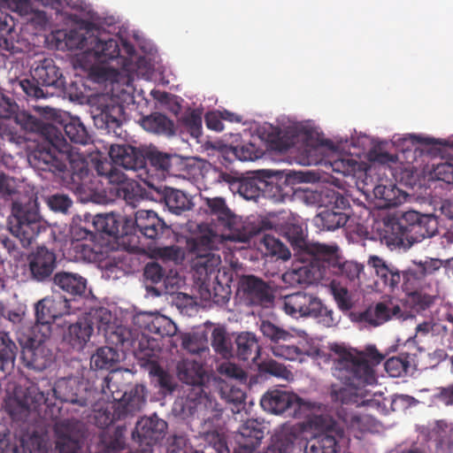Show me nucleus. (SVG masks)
<instances>
[{"label": "nucleus", "mask_w": 453, "mask_h": 453, "mask_svg": "<svg viewBox=\"0 0 453 453\" xmlns=\"http://www.w3.org/2000/svg\"><path fill=\"white\" fill-rule=\"evenodd\" d=\"M25 132L40 133L46 143L40 145L28 157L30 165L39 171H58L66 187L81 191L88 182L87 162L79 155L71 154L72 146L62 130L46 124L27 111L15 112V116L4 123L0 134L2 141L21 144L26 141Z\"/></svg>", "instance_id": "1"}, {"label": "nucleus", "mask_w": 453, "mask_h": 453, "mask_svg": "<svg viewBox=\"0 0 453 453\" xmlns=\"http://www.w3.org/2000/svg\"><path fill=\"white\" fill-rule=\"evenodd\" d=\"M339 357L334 361L333 375L342 382L332 384L330 398L334 403L342 405L364 403L360 389L376 382L374 367L385 359L374 345H367L363 350H355V354L335 345L332 348Z\"/></svg>", "instance_id": "2"}, {"label": "nucleus", "mask_w": 453, "mask_h": 453, "mask_svg": "<svg viewBox=\"0 0 453 453\" xmlns=\"http://www.w3.org/2000/svg\"><path fill=\"white\" fill-rule=\"evenodd\" d=\"M219 242V236L210 231L188 242V247L192 255L193 276L201 288L206 290L208 296L205 298L218 305H224L230 299L231 288L228 284L219 282L216 275L221 258L213 250L218 249Z\"/></svg>", "instance_id": "3"}, {"label": "nucleus", "mask_w": 453, "mask_h": 453, "mask_svg": "<svg viewBox=\"0 0 453 453\" xmlns=\"http://www.w3.org/2000/svg\"><path fill=\"white\" fill-rule=\"evenodd\" d=\"M123 352L132 353L144 367L162 391L172 393L176 382L174 378L158 364L160 347L154 338L146 334H139L126 328H119L111 336Z\"/></svg>", "instance_id": "4"}, {"label": "nucleus", "mask_w": 453, "mask_h": 453, "mask_svg": "<svg viewBox=\"0 0 453 453\" xmlns=\"http://www.w3.org/2000/svg\"><path fill=\"white\" fill-rule=\"evenodd\" d=\"M109 156L111 162L97 160L95 171L100 181L112 185H122L126 182V174L113 164L126 170L135 172L136 176L146 184H150V170L146 165V150L129 144H111Z\"/></svg>", "instance_id": "5"}, {"label": "nucleus", "mask_w": 453, "mask_h": 453, "mask_svg": "<svg viewBox=\"0 0 453 453\" xmlns=\"http://www.w3.org/2000/svg\"><path fill=\"white\" fill-rule=\"evenodd\" d=\"M177 376L186 384L184 395L173 404V411L182 418L193 416L196 412L207 409L211 401L204 392L205 372L202 365L192 359H182L176 365Z\"/></svg>", "instance_id": "6"}, {"label": "nucleus", "mask_w": 453, "mask_h": 453, "mask_svg": "<svg viewBox=\"0 0 453 453\" xmlns=\"http://www.w3.org/2000/svg\"><path fill=\"white\" fill-rule=\"evenodd\" d=\"M338 420H329L324 432L306 441L305 453H338L339 443L349 436L359 438L362 420L356 412L342 406L337 410Z\"/></svg>", "instance_id": "7"}, {"label": "nucleus", "mask_w": 453, "mask_h": 453, "mask_svg": "<svg viewBox=\"0 0 453 453\" xmlns=\"http://www.w3.org/2000/svg\"><path fill=\"white\" fill-rule=\"evenodd\" d=\"M107 388L111 393L113 412L108 409L100 408L94 410L91 415L92 422L99 428L108 427L115 419H124L128 416H134L142 411L146 404L145 387L136 384L129 390L124 392L117 388L111 379H107Z\"/></svg>", "instance_id": "8"}, {"label": "nucleus", "mask_w": 453, "mask_h": 453, "mask_svg": "<svg viewBox=\"0 0 453 453\" xmlns=\"http://www.w3.org/2000/svg\"><path fill=\"white\" fill-rule=\"evenodd\" d=\"M305 198L311 203H326L325 208L313 219L319 230L334 231L346 225L349 216L344 211L349 208V203L348 198L339 192L332 189H326L322 193L307 192Z\"/></svg>", "instance_id": "9"}, {"label": "nucleus", "mask_w": 453, "mask_h": 453, "mask_svg": "<svg viewBox=\"0 0 453 453\" xmlns=\"http://www.w3.org/2000/svg\"><path fill=\"white\" fill-rule=\"evenodd\" d=\"M8 229L23 248L29 247L43 232L46 223L39 214L36 198L19 208H15L8 217Z\"/></svg>", "instance_id": "10"}, {"label": "nucleus", "mask_w": 453, "mask_h": 453, "mask_svg": "<svg viewBox=\"0 0 453 453\" xmlns=\"http://www.w3.org/2000/svg\"><path fill=\"white\" fill-rule=\"evenodd\" d=\"M282 310L294 318H313L326 326L334 324V312L312 294L298 291L287 295L282 300Z\"/></svg>", "instance_id": "11"}, {"label": "nucleus", "mask_w": 453, "mask_h": 453, "mask_svg": "<svg viewBox=\"0 0 453 453\" xmlns=\"http://www.w3.org/2000/svg\"><path fill=\"white\" fill-rule=\"evenodd\" d=\"M93 46L88 50L96 64H111L116 62L117 65L95 67L97 74L105 80L118 74L119 69L128 71L131 60L128 58L120 56V50L118 41L113 38L103 40L98 37L93 39Z\"/></svg>", "instance_id": "12"}, {"label": "nucleus", "mask_w": 453, "mask_h": 453, "mask_svg": "<svg viewBox=\"0 0 453 453\" xmlns=\"http://www.w3.org/2000/svg\"><path fill=\"white\" fill-rule=\"evenodd\" d=\"M90 113L95 126L114 136L121 135L124 107L113 97L100 95L91 99Z\"/></svg>", "instance_id": "13"}, {"label": "nucleus", "mask_w": 453, "mask_h": 453, "mask_svg": "<svg viewBox=\"0 0 453 453\" xmlns=\"http://www.w3.org/2000/svg\"><path fill=\"white\" fill-rule=\"evenodd\" d=\"M260 404L267 412L300 418L306 403L297 395L282 390H272L261 398Z\"/></svg>", "instance_id": "14"}, {"label": "nucleus", "mask_w": 453, "mask_h": 453, "mask_svg": "<svg viewBox=\"0 0 453 453\" xmlns=\"http://www.w3.org/2000/svg\"><path fill=\"white\" fill-rule=\"evenodd\" d=\"M238 291L249 305L268 308L274 301L271 286L261 278L252 274L242 275L240 278Z\"/></svg>", "instance_id": "15"}, {"label": "nucleus", "mask_w": 453, "mask_h": 453, "mask_svg": "<svg viewBox=\"0 0 453 453\" xmlns=\"http://www.w3.org/2000/svg\"><path fill=\"white\" fill-rule=\"evenodd\" d=\"M54 396L61 402L78 407H86L90 403L91 391L88 389L82 379L68 376L58 379L50 388Z\"/></svg>", "instance_id": "16"}, {"label": "nucleus", "mask_w": 453, "mask_h": 453, "mask_svg": "<svg viewBox=\"0 0 453 453\" xmlns=\"http://www.w3.org/2000/svg\"><path fill=\"white\" fill-rule=\"evenodd\" d=\"M69 301L61 295L46 296L35 305L36 326H42L46 332L43 336L47 337L50 333V325L58 318L73 313Z\"/></svg>", "instance_id": "17"}, {"label": "nucleus", "mask_w": 453, "mask_h": 453, "mask_svg": "<svg viewBox=\"0 0 453 453\" xmlns=\"http://www.w3.org/2000/svg\"><path fill=\"white\" fill-rule=\"evenodd\" d=\"M402 218L406 226L409 245L430 238L438 231V220L433 214H421L416 211H409L404 212Z\"/></svg>", "instance_id": "18"}, {"label": "nucleus", "mask_w": 453, "mask_h": 453, "mask_svg": "<svg viewBox=\"0 0 453 453\" xmlns=\"http://www.w3.org/2000/svg\"><path fill=\"white\" fill-rule=\"evenodd\" d=\"M49 392L42 391L32 383L23 390H17L14 398L6 403L9 413L13 416L27 411L39 412L42 405L49 406Z\"/></svg>", "instance_id": "19"}, {"label": "nucleus", "mask_w": 453, "mask_h": 453, "mask_svg": "<svg viewBox=\"0 0 453 453\" xmlns=\"http://www.w3.org/2000/svg\"><path fill=\"white\" fill-rule=\"evenodd\" d=\"M200 211L211 218L216 224L229 231L237 230V217L228 208L223 197H201Z\"/></svg>", "instance_id": "20"}, {"label": "nucleus", "mask_w": 453, "mask_h": 453, "mask_svg": "<svg viewBox=\"0 0 453 453\" xmlns=\"http://www.w3.org/2000/svg\"><path fill=\"white\" fill-rule=\"evenodd\" d=\"M167 426L157 415L143 417L136 422L132 436L141 445L152 446L164 439Z\"/></svg>", "instance_id": "21"}, {"label": "nucleus", "mask_w": 453, "mask_h": 453, "mask_svg": "<svg viewBox=\"0 0 453 453\" xmlns=\"http://www.w3.org/2000/svg\"><path fill=\"white\" fill-rule=\"evenodd\" d=\"M367 264L374 270L378 286L392 293L400 289L402 271L395 265L376 255L370 256Z\"/></svg>", "instance_id": "22"}, {"label": "nucleus", "mask_w": 453, "mask_h": 453, "mask_svg": "<svg viewBox=\"0 0 453 453\" xmlns=\"http://www.w3.org/2000/svg\"><path fill=\"white\" fill-rule=\"evenodd\" d=\"M265 437V426L257 419H249L234 434L237 448L234 453H254Z\"/></svg>", "instance_id": "23"}, {"label": "nucleus", "mask_w": 453, "mask_h": 453, "mask_svg": "<svg viewBox=\"0 0 453 453\" xmlns=\"http://www.w3.org/2000/svg\"><path fill=\"white\" fill-rule=\"evenodd\" d=\"M219 177L229 184L234 193H238L246 200L256 201L264 195L266 181L256 177H234L227 173H221Z\"/></svg>", "instance_id": "24"}, {"label": "nucleus", "mask_w": 453, "mask_h": 453, "mask_svg": "<svg viewBox=\"0 0 453 453\" xmlns=\"http://www.w3.org/2000/svg\"><path fill=\"white\" fill-rule=\"evenodd\" d=\"M35 199L20 192L15 178L0 174V206L10 208L12 212L15 208L22 207Z\"/></svg>", "instance_id": "25"}, {"label": "nucleus", "mask_w": 453, "mask_h": 453, "mask_svg": "<svg viewBox=\"0 0 453 453\" xmlns=\"http://www.w3.org/2000/svg\"><path fill=\"white\" fill-rule=\"evenodd\" d=\"M75 430L76 423L73 419L66 418L56 422L54 433L58 453H80L81 446Z\"/></svg>", "instance_id": "26"}, {"label": "nucleus", "mask_w": 453, "mask_h": 453, "mask_svg": "<svg viewBox=\"0 0 453 453\" xmlns=\"http://www.w3.org/2000/svg\"><path fill=\"white\" fill-rule=\"evenodd\" d=\"M134 224L144 237L150 240L159 239L170 227L153 211L140 210L134 216Z\"/></svg>", "instance_id": "27"}, {"label": "nucleus", "mask_w": 453, "mask_h": 453, "mask_svg": "<svg viewBox=\"0 0 453 453\" xmlns=\"http://www.w3.org/2000/svg\"><path fill=\"white\" fill-rule=\"evenodd\" d=\"M31 75L42 86L63 88L65 84V77L60 69L56 65L54 60L50 58H44L38 61L36 65L32 68Z\"/></svg>", "instance_id": "28"}, {"label": "nucleus", "mask_w": 453, "mask_h": 453, "mask_svg": "<svg viewBox=\"0 0 453 453\" xmlns=\"http://www.w3.org/2000/svg\"><path fill=\"white\" fill-rule=\"evenodd\" d=\"M56 254L45 247H39L29 259V270L32 279L44 281L51 277L56 267Z\"/></svg>", "instance_id": "29"}, {"label": "nucleus", "mask_w": 453, "mask_h": 453, "mask_svg": "<svg viewBox=\"0 0 453 453\" xmlns=\"http://www.w3.org/2000/svg\"><path fill=\"white\" fill-rule=\"evenodd\" d=\"M180 163V158L176 155H169L157 150H146V165L150 170V184L154 174L165 176L166 173L176 175L177 165Z\"/></svg>", "instance_id": "30"}, {"label": "nucleus", "mask_w": 453, "mask_h": 453, "mask_svg": "<svg viewBox=\"0 0 453 453\" xmlns=\"http://www.w3.org/2000/svg\"><path fill=\"white\" fill-rule=\"evenodd\" d=\"M135 324L149 334L159 337L175 334L177 327L167 317L152 313H141L134 318Z\"/></svg>", "instance_id": "31"}, {"label": "nucleus", "mask_w": 453, "mask_h": 453, "mask_svg": "<svg viewBox=\"0 0 453 453\" xmlns=\"http://www.w3.org/2000/svg\"><path fill=\"white\" fill-rule=\"evenodd\" d=\"M300 431L294 426L284 425L272 437L264 453H293L300 439Z\"/></svg>", "instance_id": "32"}, {"label": "nucleus", "mask_w": 453, "mask_h": 453, "mask_svg": "<svg viewBox=\"0 0 453 453\" xmlns=\"http://www.w3.org/2000/svg\"><path fill=\"white\" fill-rule=\"evenodd\" d=\"M21 358L26 367L35 371H43L53 362L51 351L41 341L36 345L23 347Z\"/></svg>", "instance_id": "33"}, {"label": "nucleus", "mask_w": 453, "mask_h": 453, "mask_svg": "<svg viewBox=\"0 0 453 453\" xmlns=\"http://www.w3.org/2000/svg\"><path fill=\"white\" fill-rule=\"evenodd\" d=\"M143 277L145 288L149 293L155 296L166 293V271L158 263H148L144 267Z\"/></svg>", "instance_id": "34"}, {"label": "nucleus", "mask_w": 453, "mask_h": 453, "mask_svg": "<svg viewBox=\"0 0 453 453\" xmlns=\"http://www.w3.org/2000/svg\"><path fill=\"white\" fill-rule=\"evenodd\" d=\"M53 284L60 290L73 296H81L87 288V280L79 273L60 271L53 276Z\"/></svg>", "instance_id": "35"}, {"label": "nucleus", "mask_w": 453, "mask_h": 453, "mask_svg": "<svg viewBox=\"0 0 453 453\" xmlns=\"http://www.w3.org/2000/svg\"><path fill=\"white\" fill-rule=\"evenodd\" d=\"M93 323L87 319H81L68 327L64 341L73 349L82 350L89 341L93 333Z\"/></svg>", "instance_id": "36"}, {"label": "nucleus", "mask_w": 453, "mask_h": 453, "mask_svg": "<svg viewBox=\"0 0 453 453\" xmlns=\"http://www.w3.org/2000/svg\"><path fill=\"white\" fill-rule=\"evenodd\" d=\"M236 355L243 361L257 364L260 357V345L255 334L242 332L235 338Z\"/></svg>", "instance_id": "37"}, {"label": "nucleus", "mask_w": 453, "mask_h": 453, "mask_svg": "<svg viewBox=\"0 0 453 453\" xmlns=\"http://www.w3.org/2000/svg\"><path fill=\"white\" fill-rule=\"evenodd\" d=\"M400 307L395 305L390 309L384 303H377L374 306H369L365 311L358 314L360 322L378 326L389 320L393 315L400 312Z\"/></svg>", "instance_id": "38"}, {"label": "nucleus", "mask_w": 453, "mask_h": 453, "mask_svg": "<svg viewBox=\"0 0 453 453\" xmlns=\"http://www.w3.org/2000/svg\"><path fill=\"white\" fill-rule=\"evenodd\" d=\"M428 441L434 443L435 453H453V434L446 422L438 420L428 433Z\"/></svg>", "instance_id": "39"}, {"label": "nucleus", "mask_w": 453, "mask_h": 453, "mask_svg": "<svg viewBox=\"0 0 453 453\" xmlns=\"http://www.w3.org/2000/svg\"><path fill=\"white\" fill-rule=\"evenodd\" d=\"M142 127L151 133L172 135L174 134L173 120L160 112H154L142 119Z\"/></svg>", "instance_id": "40"}, {"label": "nucleus", "mask_w": 453, "mask_h": 453, "mask_svg": "<svg viewBox=\"0 0 453 453\" xmlns=\"http://www.w3.org/2000/svg\"><path fill=\"white\" fill-rule=\"evenodd\" d=\"M17 353L18 347L9 334L0 331V372L5 373L14 367Z\"/></svg>", "instance_id": "41"}, {"label": "nucleus", "mask_w": 453, "mask_h": 453, "mask_svg": "<svg viewBox=\"0 0 453 453\" xmlns=\"http://www.w3.org/2000/svg\"><path fill=\"white\" fill-rule=\"evenodd\" d=\"M164 201L168 210L176 215H180L182 212L190 210L193 206L191 198L184 192L172 188L165 189Z\"/></svg>", "instance_id": "42"}, {"label": "nucleus", "mask_w": 453, "mask_h": 453, "mask_svg": "<svg viewBox=\"0 0 453 453\" xmlns=\"http://www.w3.org/2000/svg\"><path fill=\"white\" fill-rule=\"evenodd\" d=\"M283 277L292 284H311L321 277V273L311 264H303L287 272Z\"/></svg>", "instance_id": "43"}, {"label": "nucleus", "mask_w": 453, "mask_h": 453, "mask_svg": "<svg viewBox=\"0 0 453 453\" xmlns=\"http://www.w3.org/2000/svg\"><path fill=\"white\" fill-rule=\"evenodd\" d=\"M119 360L118 351L111 347H101L90 357V366L95 370H113Z\"/></svg>", "instance_id": "44"}, {"label": "nucleus", "mask_w": 453, "mask_h": 453, "mask_svg": "<svg viewBox=\"0 0 453 453\" xmlns=\"http://www.w3.org/2000/svg\"><path fill=\"white\" fill-rule=\"evenodd\" d=\"M63 130L72 142L86 145L91 141L86 127L77 117L71 118L64 125Z\"/></svg>", "instance_id": "45"}, {"label": "nucleus", "mask_w": 453, "mask_h": 453, "mask_svg": "<svg viewBox=\"0 0 453 453\" xmlns=\"http://www.w3.org/2000/svg\"><path fill=\"white\" fill-rule=\"evenodd\" d=\"M406 226L403 218L386 226L383 240L388 246L400 247L408 243Z\"/></svg>", "instance_id": "46"}, {"label": "nucleus", "mask_w": 453, "mask_h": 453, "mask_svg": "<svg viewBox=\"0 0 453 453\" xmlns=\"http://www.w3.org/2000/svg\"><path fill=\"white\" fill-rule=\"evenodd\" d=\"M260 331L273 345L280 344V342H290L296 339L293 334L269 320H263L261 322Z\"/></svg>", "instance_id": "47"}, {"label": "nucleus", "mask_w": 453, "mask_h": 453, "mask_svg": "<svg viewBox=\"0 0 453 453\" xmlns=\"http://www.w3.org/2000/svg\"><path fill=\"white\" fill-rule=\"evenodd\" d=\"M384 367L389 376L399 378L408 374L411 369V357L408 353H401L397 357L388 358Z\"/></svg>", "instance_id": "48"}, {"label": "nucleus", "mask_w": 453, "mask_h": 453, "mask_svg": "<svg viewBox=\"0 0 453 453\" xmlns=\"http://www.w3.org/2000/svg\"><path fill=\"white\" fill-rule=\"evenodd\" d=\"M425 284L423 273L418 270L417 265L413 268H408L402 271L400 278V288L409 295L416 290L421 289Z\"/></svg>", "instance_id": "49"}, {"label": "nucleus", "mask_w": 453, "mask_h": 453, "mask_svg": "<svg viewBox=\"0 0 453 453\" xmlns=\"http://www.w3.org/2000/svg\"><path fill=\"white\" fill-rule=\"evenodd\" d=\"M126 426H117L112 433L104 432L101 435V441L108 453L118 452L126 447Z\"/></svg>", "instance_id": "50"}, {"label": "nucleus", "mask_w": 453, "mask_h": 453, "mask_svg": "<svg viewBox=\"0 0 453 453\" xmlns=\"http://www.w3.org/2000/svg\"><path fill=\"white\" fill-rule=\"evenodd\" d=\"M329 270L335 275L355 280L363 273L364 265L354 261H343L340 257L337 260L333 261L332 267Z\"/></svg>", "instance_id": "51"}, {"label": "nucleus", "mask_w": 453, "mask_h": 453, "mask_svg": "<svg viewBox=\"0 0 453 453\" xmlns=\"http://www.w3.org/2000/svg\"><path fill=\"white\" fill-rule=\"evenodd\" d=\"M94 224L97 230L119 240L120 216L114 213L96 216Z\"/></svg>", "instance_id": "52"}, {"label": "nucleus", "mask_w": 453, "mask_h": 453, "mask_svg": "<svg viewBox=\"0 0 453 453\" xmlns=\"http://www.w3.org/2000/svg\"><path fill=\"white\" fill-rule=\"evenodd\" d=\"M260 243L265 248L266 255H269L273 257L288 260L291 256L288 248L273 235L267 234H264Z\"/></svg>", "instance_id": "53"}, {"label": "nucleus", "mask_w": 453, "mask_h": 453, "mask_svg": "<svg viewBox=\"0 0 453 453\" xmlns=\"http://www.w3.org/2000/svg\"><path fill=\"white\" fill-rule=\"evenodd\" d=\"M111 319H112V315H111V312L106 309V308H99L98 310L96 311L95 314H94V319L96 320V322L97 323V327H98V330L101 331H104V334H105V336L107 337L108 341L111 343V344H114L116 347L117 345L112 342L111 341V336L116 333L118 331V329L119 328H126V329H128L132 332H135L137 334H139L140 335L141 334H145V333H141L137 330H132L128 327H126V326H117L115 329H112L110 327V324L111 322ZM118 348H119L118 346Z\"/></svg>", "instance_id": "54"}, {"label": "nucleus", "mask_w": 453, "mask_h": 453, "mask_svg": "<svg viewBox=\"0 0 453 453\" xmlns=\"http://www.w3.org/2000/svg\"><path fill=\"white\" fill-rule=\"evenodd\" d=\"M211 347L223 357L232 355V342L226 331L223 327H216L211 333Z\"/></svg>", "instance_id": "55"}, {"label": "nucleus", "mask_w": 453, "mask_h": 453, "mask_svg": "<svg viewBox=\"0 0 453 453\" xmlns=\"http://www.w3.org/2000/svg\"><path fill=\"white\" fill-rule=\"evenodd\" d=\"M180 122L184 128L195 138H199L202 134V114L200 111L191 110L186 111L180 119Z\"/></svg>", "instance_id": "56"}, {"label": "nucleus", "mask_w": 453, "mask_h": 453, "mask_svg": "<svg viewBox=\"0 0 453 453\" xmlns=\"http://www.w3.org/2000/svg\"><path fill=\"white\" fill-rule=\"evenodd\" d=\"M8 6L21 16L34 14L38 19L37 23L43 25L46 23V13L42 11L34 12L31 0H6Z\"/></svg>", "instance_id": "57"}, {"label": "nucleus", "mask_w": 453, "mask_h": 453, "mask_svg": "<svg viewBox=\"0 0 453 453\" xmlns=\"http://www.w3.org/2000/svg\"><path fill=\"white\" fill-rule=\"evenodd\" d=\"M310 252L321 259L324 264H326L328 269L332 267L333 261L337 260L340 257L338 255V248L335 245H326L323 243H315L311 248ZM324 267L326 265H323Z\"/></svg>", "instance_id": "58"}, {"label": "nucleus", "mask_w": 453, "mask_h": 453, "mask_svg": "<svg viewBox=\"0 0 453 453\" xmlns=\"http://www.w3.org/2000/svg\"><path fill=\"white\" fill-rule=\"evenodd\" d=\"M58 41L57 47L58 49H64L65 47L68 50L81 48L84 38L75 30L69 32L58 31L54 35Z\"/></svg>", "instance_id": "59"}, {"label": "nucleus", "mask_w": 453, "mask_h": 453, "mask_svg": "<svg viewBox=\"0 0 453 453\" xmlns=\"http://www.w3.org/2000/svg\"><path fill=\"white\" fill-rule=\"evenodd\" d=\"M283 234L294 248L303 250L306 247V241L303 227L295 223H286Z\"/></svg>", "instance_id": "60"}, {"label": "nucleus", "mask_w": 453, "mask_h": 453, "mask_svg": "<svg viewBox=\"0 0 453 453\" xmlns=\"http://www.w3.org/2000/svg\"><path fill=\"white\" fill-rule=\"evenodd\" d=\"M292 340L290 342H280V344L272 346V352L275 357H282L288 360H296L302 354L303 351L297 346L293 343Z\"/></svg>", "instance_id": "61"}, {"label": "nucleus", "mask_w": 453, "mask_h": 453, "mask_svg": "<svg viewBox=\"0 0 453 453\" xmlns=\"http://www.w3.org/2000/svg\"><path fill=\"white\" fill-rule=\"evenodd\" d=\"M407 302L417 311H425L434 302V296L423 293L422 288L407 295Z\"/></svg>", "instance_id": "62"}, {"label": "nucleus", "mask_w": 453, "mask_h": 453, "mask_svg": "<svg viewBox=\"0 0 453 453\" xmlns=\"http://www.w3.org/2000/svg\"><path fill=\"white\" fill-rule=\"evenodd\" d=\"M331 166L334 173L349 177L355 174L358 163L352 158H337L331 162Z\"/></svg>", "instance_id": "63"}, {"label": "nucleus", "mask_w": 453, "mask_h": 453, "mask_svg": "<svg viewBox=\"0 0 453 453\" xmlns=\"http://www.w3.org/2000/svg\"><path fill=\"white\" fill-rule=\"evenodd\" d=\"M155 253L163 260L172 261L176 264L181 262L184 257L181 248L177 245L157 247L155 250Z\"/></svg>", "instance_id": "64"}]
</instances>
